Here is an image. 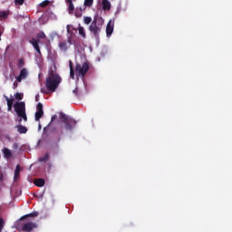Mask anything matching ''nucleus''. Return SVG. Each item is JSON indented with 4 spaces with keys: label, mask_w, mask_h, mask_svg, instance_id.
<instances>
[{
    "label": "nucleus",
    "mask_w": 232,
    "mask_h": 232,
    "mask_svg": "<svg viewBox=\"0 0 232 232\" xmlns=\"http://www.w3.org/2000/svg\"><path fill=\"white\" fill-rule=\"evenodd\" d=\"M14 98L17 101H22L24 99V93L21 92H15Z\"/></svg>",
    "instance_id": "obj_27"
},
{
    "label": "nucleus",
    "mask_w": 232,
    "mask_h": 232,
    "mask_svg": "<svg viewBox=\"0 0 232 232\" xmlns=\"http://www.w3.org/2000/svg\"><path fill=\"white\" fill-rule=\"evenodd\" d=\"M78 9H81V12L83 13L86 10V7H78Z\"/></svg>",
    "instance_id": "obj_35"
},
{
    "label": "nucleus",
    "mask_w": 232,
    "mask_h": 232,
    "mask_svg": "<svg viewBox=\"0 0 232 232\" xmlns=\"http://www.w3.org/2000/svg\"><path fill=\"white\" fill-rule=\"evenodd\" d=\"M29 76V71L27 68H22L20 70L19 75L15 77L17 82H22L24 80H26Z\"/></svg>",
    "instance_id": "obj_8"
},
{
    "label": "nucleus",
    "mask_w": 232,
    "mask_h": 232,
    "mask_svg": "<svg viewBox=\"0 0 232 232\" xmlns=\"http://www.w3.org/2000/svg\"><path fill=\"white\" fill-rule=\"evenodd\" d=\"M38 216H39V212H31L30 214H25V216H22V218H20V220H24L28 218H35Z\"/></svg>",
    "instance_id": "obj_19"
},
{
    "label": "nucleus",
    "mask_w": 232,
    "mask_h": 232,
    "mask_svg": "<svg viewBox=\"0 0 232 232\" xmlns=\"http://www.w3.org/2000/svg\"><path fill=\"white\" fill-rule=\"evenodd\" d=\"M3 154H4V157L6 159V160H9L13 157V153H12V150L8 148H4L3 149Z\"/></svg>",
    "instance_id": "obj_15"
},
{
    "label": "nucleus",
    "mask_w": 232,
    "mask_h": 232,
    "mask_svg": "<svg viewBox=\"0 0 232 232\" xmlns=\"http://www.w3.org/2000/svg\"><path fill=\"white\" fill-rule=\"evenodd\" d=\"M37 223H33V221H27L22 226V231L24 232H32L34 229L37 228Z\"/></svg>",
    "instance_id": "obj_9"
},
{
    "label": "nucleus",
    "mask_w": 232,
    "mask_h": 232,
    "mask_svg": "<svg viewBox=\"0 0 232 232\" xmlns=\"http://www.w3.org/2000/svg\"><path fill=\"white\" fill-rule=\"evenodd\" d=\"M103 24L104 22L102 17L99 15L93 17V20L89 26V31L96 39L100 38Z\"/></svg>",
    "instance_id": "obj_2"
},
{
    "label": "nucleus",
    "mask_w": 232,
    "mask_h": 232,
    "mask_svg": "<svg viewBox=\"0 0 232 232\" xmlns=\"http://www.w3.org/2000/svg\"><path fill=\"white\" fill-rule=\"evenodd\" d=\"M29 43L33 45V47L34 48V50L36 51V53L39 55H42V52H41V48H40V40L36 39V38H32Z\"/></svg>",
    "instance_id": "obj_10"
},
{
    "label": "nucleus",
    "mask_w": 232,
    "mask_h": 232,
    "mask_svg": "<svg viewBox=\"0 0 232 232\" xmlns=\"http://www.w3.org/2000/svg\"><path fill=\"white\" fill-rule=\"evenodd\" d=\"M93 21H92V18L91 16H85L84 17V24L89 25L90 24H92Z\"/></svg>",
    "instance_id": "obj_28"
},
{
    "label": "nucleus",
    "mask_w": 232,
    "mask_h": 232,
    "mask_svg": "<svg viewBox=\"0 0 232 232\" xmlns=\"http://www.w3.org/2000/svg\"><path fill=\"white\" fill-rule=\"evenodd\" d=\"M14 111L16 112L19 119H17V121L19 123H22L24 121V122L28 121V117L26 114V105L24 102H17L14 105Z\"/></svg>",
    "instance_id": "obj_3"
},
{
    "label": "nucleus",
    "mask_w": 232,
    "mask_h": 232,
    "mask_svg": "<svg viewBox=\"0 0 232 232\" xmlns=\"http://www.w3.org/2000/svg\"><path fill=\"white\" fill-rule=\"evenodd\" d=\"M36 38H37V39H44V38H46V34H45L44 32L38 33V34H36Z\"/></svg>",
    "instance_id": "obj_31"
},
{
    "label": "nucleus",
    "mask_w": 232,
    "mask_h": 232,
    "mask_svg": "<svg viewBox=\"0 0 232 232\" xmlns=\"http://www.w3.org/2000/svg\"><path fill=\"white\" fill-rule=\"evenodd\" d=\"M102 7L103 10H110V8L111 7V5L110 4L109 0H102Z\"/></svg>",
    "instance_id": "obj_21"
},
{
    "label": "nucleus",
    "mask_w": 232,
    "mask_h": 232,
    "mask_svg": "<svg viewBox=\"0 0 232 232\" xmlns=\"http://www.w3.org/2000/svg\"><path fill=\"white\" fill-rule=\"evenodd\" d=\"M25 3V0H14L15 5H24Z\"/></svg>",
    "instance_id": "obj_33"
},
{
    "label": "nucleus",
    "mask_w": 232,
    "mask_h": 232,
    "mask_svg": "<svg viewBox=\"0 0 232 232\" xmlns=\"http://www.w3.org/2000/svg\"><path fill=\"white\" fill-rule=\"evenodd\" d=\"M2 35H3V32H2V29H0V41H2Z\"/></svg>",
    "instance_id": "obj_36"
},
{
    "label": "nucleus",
    "mask_w": 232,
    "mask_h": 232,
    "mask_svg": "<svg viewBox=\"0 0 232 232\" xmlns=\"http://www.w3.org/2000/svg\"><path fill=\"white\" fill-rule=\"evenodd\" d=\"M94 4V0H84V6L85 7H92Z\"/></svg>",
    "instance_id": "obj_24"
},
{
    "label": "nucleus",
    "mask_w": 232,
    "mask_h": 232,
    "mask_svg": "<svg viewBox=\"0 0 232 232\" xmlns=\"http://www.w3.org/2000/svg\"><path fill=\"white\" fill-rule=\"evenodd\" d=\"M74 44V43L72 42V34L68 37V43L67 41H61L59 43V49L62 52H67L69 50V48L71 47V45Z\"/></svg>",
    "instance_id": "obj_6"
},
{
    "label": "nucleus",
    "mask_w": 232,
    "mask_h": 232,
    "mask_svg": "<svg viewBox=\"0 0 232 232\" xmlns=\"http://www.w3.org/2000/svg\"><path fill=\"white\" fill-rule=\"evenodd\" d=\"M18 87V82H14V89H17Z\"/></svg>",
    "instance_id": "obj_34"
},
{
    "label": "nucleus",
    "mask_w": 232,
    "mask_h": 232,
    "mask_svg": "<svg viewBox=\"0 0 232 232\" xmlns=\"http://www.w3.org/2000/svg\"><path fill=\"white\" fill-rule=\"evenodd\" d=\"M61 140H62V138H61V137H59V138H58V141H61Z\"/></svg>",
    "instance_id": "obj_41"
},
{
    "label": "nucleus",
    "mask_w": 232,
    "mask_h": 232,
    "mask_svg": "<svg viewBox=\"0 0 232 232\" xmlns=\"http://www.w3.org/2000/svg\"><path fill=\"white\" fill-rule=\"evenodd\" d=\"M44 104L42 102H38L36 104V111L34 114L35 121H40L41 119L44 117Z\"/></svg>",
    "instance_id": "obj_7"
},
{
    "label": "nucleus",
    "mask_w": 232,
    "mask_h": 232,
    "mask_svg": "<svg viewBox=\"0 0 232 232\" xmlns=\"http://www.w3.org/2000/svg\"><path fill=\"white\" fill-rule=\"evenodd\" d=\"M50 5V1L49 0H44L42 3H40V7L42 8H45L46 6H48Z\"/></svg>",
    "instance_id": "obj_29"
},
{
    "label": "nucleus",
    "mask_w": 232,
    "mask_h": 232,
    "mask_svg": "<svg viewBox=\"0 0 232 232\" xmlns=\"http://www.w3.org/2000/svg\"><path fill=\"white\" fill-rule=\"evenodd\" d=\"M15 129H17L18 133L20 134H26L28 132V129L27 127L19 124V125H15Z\"/></svg>",
    "instance_id": "obj_13"
},
{
    "label": "nucleus",
    "mask_w": 232,
    "mask_h": 232,
    "mask_svg": "<svg viewBox=\"0 0 232 232\" xmlns=\"http://www.w3.org/2000/svg\"><path fill=\"white\" fill-rule=\"evenodd\" d=\"M21 167L20 165H16L14 174V181H17L20 179Z\"/></svg>",
    "instance_id": "obj_16"
},
{
    "label": "nucleus",
    "mask_w": 232,
    "mask_h": 232,
    "mask_svg": "<svg viewBox=\"0 0 232 232\" xmlns=\"http://www.w3.org/2000/svg\"><path fill=\"white\" fill-rule=\"evenodd\" d=\"M115 27V24L113 23V21L110 20L107 24L106 26V35L107 37H111V34H113V29Z\"/></svg>",
    "instance_id": "obj_11"
},
{
    "label": "nucleus",
    "mask_w": 232,
    "mask_h": 232,
    "mask_svg": "<svg viewBox=\"0 0 232 232\" xmlns=\"http://www.w3.org/2000/svg\"><path fill=\"white\" fill-rule=\"evenodd\" d=\"M66 5H68L69 14H72L75 11V6H74L73 2H66Z\"/></svg>",
    "instance_id": "obj_18"
},
{
    "label": "nucleus",
    "mask_w": 232,
    "mask_h": 232,
    "mask_svg": "<svg viewBox=\"0 0 232 232\" xmlns=\"http://www.w3.org/2000/svg\"><path fill=\"white\" fill-rule=\"evenodd\" d=\"M78 32H79V35H81L83 39L87 37L85 28L83 26H79Z\"/></svg>",
    "instance_id": "obj_20"
},
{
    "label": "nucleus",
    "mask_w": 232,
    "mask_h": 232,
    "mask_svg": "<svg viewBox=\"0 0 232 232\" xmlns=\"http://www.w3.org/2000/svg\"><path fill=\"white\" fill-rule=\"evenodd\" d=\"M56 119V116H52V121L55 120Z\"/></svg>",
    "instance_id": "obj_40"
},
{
    "label": "nucleus",
    "mask_w": 232,
    "mask_h": 232,
    "mask_svg": "<svg viewBox=\"0 0 232 232\" xmlns=\"http://www.w3.org/2000/svg\"><path fill=\"white\" fill-rule=\"evenodd\" d=\"M69 67H70V78L74 80L75 79V71L73 67V62L69 60Z\"/></svg>",
    "instance_id": "obj_14"
},
{
    "label": "nucleus",
    "mask_w": 232,
    "mask_h": 232,
    "mask_svg": "<svg viewBox=\"0 0 232 232\" xmlns=\"http://www.w3.org/2000/svg\"><path fill=\"white\" fill-rule=\"evenodd\" d=\"M50 155L48 152H46V154H44V156L43 158H39V161L40 162H47L49 160Z\"/></svg>",
    "instance_id": "obj_25"
},
{
    "label": "nucleus",
    "mask_w": 232,
    "mask_h": 232,
    "mask_svg": "<svg viewBox=\"0 0 232 232\" xmlns=\"http://www.w3.org/2000/svg\"><path fill=\"white\" fill-rule=\"evenodd\" d=\"M62 77L53 70L50 69L45 79V88L41 89V92L48 94V92H55L62 83Z\"/></svg>",
    "instance_id": "obj_1"
},
{
    "label": "nucleus",
    "mask_w": 232,
    "mask_h": 232,
    "mask_svg": "<svg viewBox=\"0 0 232 232\" xmlns=\"http://www.w3.org/2000/svg\"><path fill=\"white\" fill-rule=\"evenodd\" d=\"M38 130H42V124H41V123H39V125H38Z\"/></svg>",
    "instance_id": "obj_39"
},
{
    "label": "nucleus",
    "mask_w": 232,
    "mask_h": 232,
    "mask_svg": "<svg viewBox=\"0 0 232 232\" xmlns=\"http://www.w3.org/2000/svg\"><path fill=\"white\" fill-rule=\"evenodd\" d=\"M6 102H7V111H11L13 110V105H14V98H9L8 96L6 95H4Z\"/></svg>",
    "instance_id": "obj_12"
},
{
    "label": "nucleus",
    "mask_w": 232,
    "mask_h": 232,
    "mask_svg": "<svg viewBox=\"0 0 232 232\" xmlns=\"http://www.w3.org/2000/svg\"><path fill=\"white\" fill-rule=\"evenodd\" d=\"M25 65V62L24 58H20L17 62V68L18 69H23Z\"/></svg>",
    "instance_id": "obj_23"
},
{
    "label": "nucleus",
    "mask_w": 232,
    "mask_h": 232,
    "mask_svg": "<svg viewBox=\"0 0 232 232\" xmlns=\"http://www.w3.org/2000/svg\"><path fill=\"white\" fill-rule=\"evenodd\" d=\"M56 147L59 148V143L56 144Z\"/></svg>",
    "instance_id": "obj_42"
},
{
    "label": "nucleus",
    "mask_w": 232,
    "mask_h": 232,
    "mask_svg": "<svg viewBox=\"0 0 232 232\" xmlns=\"http://www.w3.org/2000/svg\"><path fill=\"white\" fill-rule=\"evenodd\" d=\"M74 15H75V17H77V18L82 17L83 13L82 12V9H79V8L75 9Z\"/></svg>",
    "instance_id": "obj_26"
},
{
    "label": "nucleus",
    "mask_w": 232,
    "mask_h": 232,
    "mask_svg": "<svg viewBox=\"0 0 232 232\" xmlns=\"http://www.w3.org/2000/svg\"><path fill=\"white\" fill-rule=\"evenodd\" d=\"M34 184L38 188H43L45 185V180L40 178L39 179H34Z\"/></svg>",
    "instance_id": "obj_17"
},
{
    "label": "nucleus",
    "mask_w": 232,
    "mask_h": 232,
    "mask_svg": "<svg viewBox=\"0 0 232 232\" xmlns=\"http://www.w3.org/2000/svg\"><path fill=\"white\" fill-rule=\"evenodd\" d=\"M5 225V219L3 218H0V232L3 231Z\"/></svg>",
    "instance_id": "obj_32"
},
{
    "label": "nucleus",
    "mask_w": 232,
    "mask_h": 232,
    "mask_svg": "<svg viewBox=\"0 0 232 232\" xmlns=\"http://www.w3.org/2000/svg\"><path fill=\"white\" fill-rule=\"evenodd\" d=\"M72 30H75L74 27H72V25H71V24H67V26H66L67 34H72Z\"/></svg>",
    "instance_id": "obj_30"
},
{
    "label": "nucleus",
    "mask_w": 232,
    "mask_h": 232,
    "mask_svg": "<svg viewBox=\"0 0 232 232\" xmlns=\"http://www.w3.org/2000/svg\"><path fill=\"white\" fill-rule=\"evenodd\" d=\"M10 15V11H0V19H7Z\"/></svg>",
    "instance_id": "obj_22"
},
{
    "label": "nucleus",
    "mask_w": 232,
    "mask_h": 232,
    "mask_svg": "<svg viewBox=\"0 0 232 232\" xmlns=\"http://www.w3.org/2000/svg\"><path fill=\"white\" fill-rule=\"evenodd\" d=\"M73 93H74L75 95H77V94H78V89L73 90Z\"/></svg>",
    "instance_id": "obj_37"
},
{
    "label": "nucleus",
    "mask_w": 232,
    "mask_h": 232,
    "mask_svg": "<svg viewBox=\"0 0 232 232\" xmlns=\"http://www.w3.org/2000/svg\"><path fill=\"white\" fill-rule=\"evenodd\" d=\"M60 120L64 123V129L68 131L72 130L77 124V121L75 119L69 117L64 112H60Z\"/></svg>",
    "instance_id": "obj_4"
},
{
    "label": "nucleus",
    "mask_w": 232,
    "mask_h": 232,
    "mask_svg": "<svg viewBox=\"0 0 232 232\" xmlns=\"http://www.w3.org/2000/svg\"><path fill=\"white\" fill-rule=\"evenodd\" d=\"M89 71H90V63L88 62H84L82 64L80 63H75L76 76L84 78Z\"/></svg>",
    "instance_id": "obj_5"
},
{
    "label": "nucleus",
    "mask_w": 232,
    "mask_h": 232,
    "mask_svg": "<svg viewBox=\"0 0 232 232\" xmlns=\"http://www.w3.org/2000/svg\"><path fill=\"white\" fill-rule=\"evenodd\" d=\"M77 0H65V2H72V3H73V2H76Z\"/></svg>",
    "instance_id": "obj_38"
}]
</instances>
